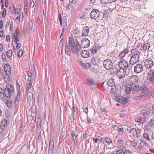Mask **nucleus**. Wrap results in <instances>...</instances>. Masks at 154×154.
<instances>
[{
  "instance_id": "f257e3e1",
  "label": "nucleus",
  "mask_w": 154,
  "mask_h": 154,
  "mask_svg": "<svg viewBox=\"0 0 154 154\" xmlns=\"http://www.w3.org/2000/svg\"><path fill=\"white\" fill-rule=\"evenodd\" d=\"M80 38L69 37L68 42H66L65 47V53L68 56H70L72 53L75 54L81 50L82 47L83 48H88L90 45V41L87 38H84L80 44L79 40Z\"/></svg>"
},
{
  "instance_id": "f03ea898",
  "label": "nucleus",
  "mask_w": 154,
  "mask_h": 154,
  "mask_svg": "<svg viewBox=\"0 0 154 154\" xmlns=\"http://www.w3.org/2000/svg\"><path fill=\"white\" fill-rule=\"evenodd\" d=\"M130 53L132 55L130 61L131 65H134L139 61L140 59V54L138 49L137 48H133L131 50Z\"/></svg>"
},
{
  "instance_id": "7ed1b4c3",
  "label": "nucleus",
  "mask_w": 154,
  "mask_h": 154,
  "mask_svg": "<svg viewBox=\"0 0 154 154\" xmlns=\"http://www.w3.org/2000/svg\"><path fill=\"white\" fill-rule=\"evenodd\" d=\"M5 90L4 91L2 88L0 87V97H1L3 103L6 105L7 107L10 108V98L8 99V100L6 101L4 100V97H5Z\"/></svg>"
},
{
  "instance_id": "20e7f679",
  "label": "nucleus",
  "mask_w": 154,
  "mask_h": 154,
  "mask_svg": "<svg viewBox=\"0 0 154 154\" xmlns=\"http://www.w3.org/2000/svg\"><path fill=\"white\" fill-rule=\"evenodd\" d=\"M8 83L6 84V88H4L5 97L4 100L5 101L8 100V99L10 98V84Z\"/></svg>"
},
{
  "instance_id": "39448f33",
  "label": "nucleus",
  "mask_w": 154,
  "mask_h": 154,
  "mask_svg": "<svg viewBox=\"0 0 154 154\" xmlns=\"http://www.w3.org/2000/svg\"><path fill=\"white\" fill-rule=\"evenodd\" d=\"M100 15V11L97 9H93L91 12L90 14V17L92 19L96 20Z\"/></svg>"
},
{
  "instance_id": "423d86ee",
  "label": "nucleus",
  "mask_w": 154,
  "mask_h": 154,
  "mask_svg": "<svg viewBox=\"0 0 154 154\" xmlns=\"http://www.w3.org/2000/svg\"><path fill=\"white\" fill-rule=\"evenodd\" d=\"M126 68H120L117 71V75L119 78H123L126 75Z\"/></svg>"
},
{
  "instance_id": "0eeeda50",
  "label": "nucleus",
  "mask_w": 154,
  "mask_h": 154,
  "mask_svg": "<svg viewBox=\"0 0 154 154\" xmlns=\"http://www.w3.org/2000/svg\"><path fill=\"white\" fill-rule=\"evenodd\" d=\"M54 138L51 137L49 144L48 154H53L54 144Z\"/></svg>"
},
{
  "instance_id": "6e6552de",
  "label": "nucleus",
  "mask_w": 154,
  "mask_h": 154,
  "mask_svg": "<svg viewBox=\"0 0 154 154\" xmlns=\"http://www.w3.org/2000/svg\"><path fill=\"white\" fill-rule=\"evenodd\" d=\"M154 127V119H152L144 127L145 130L148 131Z\"/></svg>"
},
{
  "instance_id": "1a4fd4ad",
  "label": "nucleus",
  "mask_w": 154,
  "mask_h": 154,
  "mask_svg": "<svg viewBox=\"0 0 154 154\" xmlns=\"http://www.w3.org/2000/svg\"><path fill=\"white\" fill-rule=\"evenodd\" d=\"M130 64L129 65L128 62L125 60L122 59L118 64L119 67H128V66L132 67L130 66Z\"/></svg>"
},
{
  "instance_id": "9d476101",
  "label": "nucleus",
  "mask_w": 154,
  "mask_h": 154,
  "mask_svg": "<svg viewBox=\"0 0 154 154\" xmlns=\"http://www.w3.org/2000/svg\"><path fill=\"white\" fill-rule=\"evenodd\" d=\"M103 63L104 67H112L113 65L112 61L109 59L105 60Z\"/></svg>"
},
{
  "instance_id": "9b49d317",
  "label": "nucleus",
  "mask_w": 154,
  "mask_h": 154,
  "mask_svg": "<svg viewBox=\"0 0 154 154\" xmlns=\"http://www.w3.org/2000/svg\"><path fill=\"white\" fill-rule=\"evenodd\" d=\"M144 64L145 67H152L154 64V62L151 59L149 58L145 60Z\"/></svg>"
},
{
  "instance_id": "f8f14e48",
  "label": "nucleus",
  "mask_w": 154,
  "mask_h": 154,
  "mask_svg": "<svg viewBox=\"0 0 154 154\" xmlns=\"http://www.w3.org/2000/svg\"><path fill=\"white\" fill-rule=\"evenodd\" d=\"M58 18L59 20V21L60 25L62 26H66V16H63L62 17H61V15L60 14H59Z\"/></svg>"
},
{
  "instance_id": "ddd939ff",
  "label": "nucleus",
  "mask_w": 154,
  "mask_h": 154,
  "mask_svg": "<svg viewBox=\"0 0 154 154\" xmlns=\"http://www.w3.org/2000/svg\"><path fill=\"white\" fill-rule=\"evenodd\" d=\"M147 79L151 82H154V71L151 70L147 74Z\"/></svg>"
},
{
  "instance_id": "4468645a",
  "label": "nucleus",
  "mask_w": 154,
  "mask_h": 154,
  "mask_svg": "<svg viewBox=\"0 0 154 154\" xmlns=\"http://www.w3.org/2000/svg\"><path fill=\"white\" fill-rule=\"evenodd\" d=\"M6 75L4 77V80L6 83L10 82V71L7 70V68H4Z\"/></svg>"
},
{
  "instance_id": "2eb2a0df",
  "label": "nucleus",
  "mask_w": 154,
  "mask_h": 154,
  "mask_svg": "<svg viewBox=\"0 0 154 154\" xmlns=\"http://www.w3.org/2000/svg\"><path fill=\"white\" fill-rule=\"evenodd\" d=\"M141 130L140 129H135V130L132 133V134L133 137L136 138H138L140 137L141 135Z\"/></svg>"
},
{
  "instance_id": "dca6fc26",
  "label": "nucleus",
  "mask_w": 154,
  "mask_h": 154,
  "mask_svg": "<svg viewBox=\"0 0 154 154\" xmlns=\"http://www.w3.org/2000/svg\"><path fill=\"white\" fill-rule=\"evenodd\" d=\"M8 124L7 120L6 119L3 120L1 123V129L2 130H5L7 128Z\"/></svg>"
},
{
  "instance_id": "f3484780",
  "label": "nucleus",
  "mask_w": 154,
  "mask_h": 154,
  "mask_svg": "<svg viewBox=\"0 0 154 154\" xmlns=\"http://www.w3.org/2000/svg\"><path fill=\"white\" fill-rule=\"evenodd\" d=\"M82 35L84 37L87 36L89 31V28L88 26H84L82 28Z\"/></svg>"
},
{
  "instance_id": "a211bd4d",
  "label": "nucleus",
  "mask_w": 154,
  "mask_h": 154,
  "mask_svg": "<svg viewBox=\"0 0 154 154\" xmlns=\"http://www.w3.org/2000/svg\"><path fill=\"white\" fill-rule=\"evenodd\" d=\"M142 48L141 50L142 51L145 52L146 51H149V49L150 48V44L149 43H144L141 46Z\"/></svg>"
},
{
  "instance_id": "6ab92c4d",
  "label": "nucleus",
  "mask_w": 154,
  "mask_h": 154,
  "mask_svg": "<svg viewBox=\"0 0 154 154\" xmlns=\"http://www.w3.org/2000/svg\"><path fill=\"white\" fill-rule=\"evenodd\" d=\"M119 149L116 151V154H124V152L125 150L126 147L125 146H120L118 147Z\"/></svg>"
},
{
  "instance_id": "aec40b11",
  "label": "nucleus",
  "mask_w": 154,
  "mask_h": 154,
  "mask_svg": "<svg viewBox=\"0 0 154 154\" xmlns=\"http://www.w3.org/2000/svg\"><path fill=\"white\" fill-rule=\"evenodd\" d=\"M138 79V78L137 76L133 75L130 77V80L132 85H134L137 82Z\"/></svg>"
},
{
  "instance_id": "412c9836",
  "label": "nucleus",
  "mask_w": 154,
  "mask_h": 154,
  "mask_svg": "<svg viewBox=\"0 0 154 154\" xmlns=\"http://www.w3.org/2000/svg\"><path fill=\"white\" fill-rule=\"evenodd\" d=\"M150 110H151L150 109L147 108L141 110L140 112L141 114H143L145 116H147L150 114Z\"/></svg>"
},
{
  "instance_id": "4be33fe9",
  "label": "nucleus",
  "mask_w": 154,
  "mask_h": 154,
  "mask_svg": "<svg viewBox=\"0 0 154 154\" xmlns=\"http://www.w3.org/2000/svg\"><path fill=\"white\" fill-rule=\"evenodd\" d=\"M81 56L84 58H87L90 56V53L87 50L82 51L81 53Z\"/></svg>"
},
{
  "instance_id": "5701e85b",
  "label": "nucleus",
  "mask_w": 154,
  "mask_h": 154,
  "mask_svg": "<svg viewBox=\"0 0 154 154\" xmlns=\"http://www.w3.org/2000/svg\"><path fill=\"white\" fill-rule=\"evenodd\" d=\"M149 95V94L147 92H142L140 97H139V99L145 100L148 98Z\"/></svg>"
},
{
  "instance_id": "b1692460",
  "label": "nucleus",
  "mask_w": 154,
  "mask_h": 154,
  "mask_svg": "<svg viewBox=\"0 0 154 154\" xmlns=\"http://www.w3.org/2000/svg\"><path fill=\"white\" fill-rule=\"evenodd\" d=\"M18 42H12V44L13 46V49L15 52H16V50H18L21 46V45Z\"/></svg>"
},
{
  "instance_id": "393cba45",
  "label": "nucleus",
  "mask_w": 154,
  "mask_h": 154,
  "mask_svg": "<svg viewBox=\"0 0 154 154\" xmlns=\"http://www.w3.org/2000/svg\"><path fill=\"white\" fill-rule=\"evenodd\" d=\"M129 51V50L127 48H126V49L123 50L119 54V58L120 59L123 58L126 55V54L128 53Z\"/></svg>"
},
{
  "instance_id": "a878e982",
  "label": "nucleus",
  "mask_w": 154,
  "mask_h": 154,
  "mask_svg": "<svg viewBox=\"0 0 154 154\" xmlns=\"http://www.w3.org/2000/svg\"><path fill=\"white\" fill-rule=\"evenodd\" d=\"M132 85V92L133 94H136L139 91V86L138 85Z\"/></svg>"
},
{
  "instance_id": "bb28decb",
  "label": "nucleus",
  "mask_w": 154,
  "mask_h": 154,
  "mask_svg": "<svg viewBox=\"0 0 154 154\" xmlns=\"http://www.w3.org/2000/svg\"><path fill=\"white\" fill-rule=\"evenodd\" d=\"M19 35L16 32L14 33L12 37V43H14V42H18L19 40L18 38V37Z\"/></svg>"
},
{
  "instance_id": "cd10ccee",
  "label": "nucleus",
  "mask_w": 154,
  "mask_h": 154,
  "mask_svg": "<svg viewBox=\"0 0 154 154\" xmlns=\"http://www.w3.org/2000/svg\"><path fill=\"white\" fill-rule=\"evenodd\" d=\"M93 140L95 143H97L98 142H102L103 141V138L99 136H95L93 138Z\"/></svg>"
},
{
  "instance_id": "c85d7f7f",
  "label": "nucleus",
  "mask_w": 154,
  "mask_h": 154,
  "mask_svg": "<svg viewBox=\"0 0 154 154\" xmlns=\"http://www.w3.org/2000/svg\"><path fill=\"white\" fill-rule=\"evenodd\" d=\"M86 81L88 85H92L95 84L94 80L93 78H88L87 79Z\"/></svg>"
},
{
  "instance_id": "c756f323",
  "label": "nucleus",
  "mask_w": 154,
  "mask_h": 154,
  "mask_svg": "<svg viewBox=\"0 0 154 154\" xmlns=\"http://www.w3.org/2000/svg\"><path fill=\"white\" fill-rule=\"evenodd\" d=\"M23 13L20 14L18 17L15 19L16 23H19L20 21H22L23 20Z\"/></svg>"
},
{
  "instance_id": "7c9ffc66",
  "label": "nucleus",
  "mask_w": 154,
  "mask_h": 154,
  "mask_svg": "<svg viewBox=\"0 0 154 154\" xmlns=\"http://www.w3.org/2000/svg\"><path fill=\"white\" fill-rule=\"evenodd\" d=\"M132 88V85H127L125 90V92L126 94H129L131 91Z\"/></svg>"
},
{
  "instance_id": "2f4dec72",
  "label": "nucleus",
  "mask_w": 154,
  "mask_h": 154,
  "mask_svg": "<svg viewBox=\"0 0 154 154\" xmlns=\"http://www.w3.org/2000/svg\"><path fill=\"white\" fill-rule=\"evenodd\" d=\"M118 99L117 100V102H119L122 104H125L127 102L126 99L124 97H121L120 98L118 97Z\"/></svg>"
},
{
  "instance_id": "473e14b6",
  "label": "nucleus",
  "mask_w": 154,
  "mask_h": 154,
  "mask_svg": "<svg viewBox=\"0 0 154 154\" xmlns=\"http://www.w3.org/2000/svg\"><path fill=\"white\" fill-rule=\"evenodd\" d=\"M99 49V47L96 46H93L90 49V51L92 54L96 53Z\"/></svg>"
},
{
  "instance_id": "72a5a7b5",
  "label": "nucleus",
  "mask_w": 154,
  "mask_h": 154,
  "mask_svg": "<svg viewBox=\"0 0 154 154\" xmlns=\"http://www.w3.org/2000/svg\"><path fill=\"white\" fill-rule=\"evenodd\" d=\"M71 133L74 143H75L77 138V135L76 133L73 131H71Z\"/></svg>"
},
{
  "instance_id": "f704fd0d",
  "label": "nucleus",
  "mask_w": 154,
  "mask_h": 154,
  "mask_svg": "<svg viewBox=\"0 0 154 154\" xmlns=\"http://www.w3.org/2000/svg\"><path fill=\"white\" fill-rule=\"evenodd\" d=\"M107 83L109 86L111 87L113 86L115 84L114 82V79L112 78L110 79L109 80Z\"/></svg>"
},
{
  "instance_id": "c9c22d12",
  "label": "nucleus",
  "mask_w": 154,
  "mask_h": 154,
  "mask_svg": "<svg viewBox=\"0 0 154 154\" xmlns=\"http://www.w3.org/2000/svg\"><path fill=\"white\" fill-rule=\"evenodd\" d=\"M27 97L28 100L31 101L33 98V94L31 91L27 92Z\"/></svg>"
},
{
  "instance_id": "e433bc0d",
  "label": "nucleus",
  "mask_w": 154,
  "mask_h": 154,
  "mask_svg": "<svg viewBox=\"0 0 154 154\" xmlns=\"http://www.w3.org/2000/svg\"><path fill=\"white\" fill-rule=\"evenodd\" d=\"M141 90L145 92H146L148 91V89L146 85L145 84H142L140 86Z\"/></svg>"
},
{
  "instance_id": "4c0bfd02",
  "label": "nucleus",
  "mask_w": 154,
  "mask_h": 154,
  "mask_svg": "<svg viewBox=\"0 0 154 154\" xmlns=\"http://www.w3.org/2000/svg\"><path fill=\"white\" fill-rule=\"evenodd\" d=\"M118 90V87L117 86H114L111 88L110 90V93L111 94H113L117 91Z\"/></svg>"
},
{
  "instance_id": "58836bf2",
  "label": "nucleus",
  "mask_w": 154,
  "mask_h": 154,
  "mask_svg": "<svg viewBox=\"0 0 154 154\" xmlns=\"http://www.w3.org/2000/svg\"><path fill=\"white\" fill-rule=\"evenodd\" d=\"M91 62L94 65L97 66L99 64L97 60H96L94 57H93L92 59Z\"/></svg>"
},
{
  "instance_id": "ea45409f",
  "label": "nucleus",
  "mask_w": 154,
  "mask_h": 154,
  "mask_svg": "<svg viewBox=\"0 0 154 154\" xmlns=\"http://www.w3.org/2000/svg\"><path fill=\"white\" fill-rule=\"evenodd\" d=\"M73 109L74 113L75 114H78V109L77 106L76 104H73Z\"/></svg>"
},
{
  "instance_id": "a19ab883",
  "label": "nucleus",
  "mask_w": 154,
  "mask_h": 154,
  "mask_svg": "<svg viewBox=\"0 0 154 154\" xmlns=\"http://www.w3.org/2000/svg\"><path fill=\"white\" fill-rule=\"evenodd\" d=\"M134 71L136 73H139L143 70V68H134Z\"/></svg>"
},
{
  "instance_id": "79ce46f5",
  "label": "nucleus",
  "mask_w": 154,
  "mask_h": 154,
  "mask_svg": "<svg viewBox=\"0 0 154 154\" xmlns=\"http://www.w3.org/2000/svg\"><path fill=\"white\" fill-rule=\"evenodd\" d=\"M101 3L104 5H106L110 2L111 0H100Z\"/></svg>"
},
{
  "instance_id": "37998d69",
  "label": "nucleus",
  "mask_w": 154,
  "mask_h": 154,
  "mask_svg": "<svg viewBox=\"0 0 154 154\" xmlns=\"http://www.w3.org/2000/svg\"><path fill=\"white\" fill-rule=\"evenodd\" d=\"M80 64L82 66H84V67H90V64L88 63H85V64L82 63V62H80Z\"/></svg>"
},
{
  "instance_id": "c03bdc74",
  "label": "nucleus",
  "mask_w": 154,
  "mask_h": 154,
  "mask_svg": "<svg viewBox=\"0 0 154 154\" xmlns=\"http://www.w3.org/2000/svg\"><path fill=\"white\" fill-rule=\"evenodd\" d=\"M20 92L18 91V92L17 96L15 100V103H16L17 101H18L20 99Z\"/></svg>"
},
{
  "instance_id": "a18cd8bd",
  "label": "nucleus",
  "mask_w": 154,
  "mask_h": 154,
  "mask_svg": "<svg viewBox=\"0 0 154 154\" xmlns=\"http://www.w3.org/2000/svg\"><path fill=\"white\" fill-rule=\"evenodd\" d=\"M143 137L147 141H150V137L147 134L144 133L143 135Z\"/></svg>"
},
{
  "instance_id": "49530a36",
  "label": "nucleus",
  "mask_w": 154,
  "mask_h": 154,
  "mask_svg": "<svg viewBox=\"0 0 154 154\" xmlns=\"http://www.w3.org/2000/svg\"><path fill=\"white\" fill-rule=\"evenodd\" d=\"M104 140L108 144H110L112 142V140L108 137L106 138Z\"/></svg>"
},
{
  "instance_id": "de8ad7c7",
  "label": "nucleus",
  "mask_w": 154,
  "mask_h": 154,
  "mask_svg": "<svg viewBox=\"0 0 154 154\" xmlns=\"http://www.w3.org/2000/svg\"><path fill=\"white\" fill-rule=\"evenodd\" d=\"M28 3V0H25L24 1V11L25 13L27 12V5Z\"/></svg>"
},
{
  "instance_id": "09e8293b",
  "label": "nucleus",
  "mask_w": 154,
  "mask_h": 154,
  "mask_svg": "<svg viewBox=\"0 0 154 154\" xmlns=\"http://www.w3.org/2000/svg\"><path fill=\"white\" fill-rule=\"evenodd\" d=\"M32 85V83L30 82L27 85L26 91L27 92H29L30 89L31 88Z\"/></svg>"
},
{
  "instance_id": "8fccbe9b",
  "label": "nucleus",
  "mask_w": 154,
  "mask_h": 154,
  "mask_svg": "<svg viewBox=\"0 0 154 154\" xmlns=\"http://www.w3.org/2000/svg\"><path fill=\"white\" fill-rule=\"evenodd\" d=\"M135 128H132L130 126L128 127L127 129V131L128 132H132L133 131H134V130H135Z\"/></svg>"
},
{
  "instance_id": "3c124183",
  "label": "nucleus",
  "mask_w": 154,
  "mask_h": 154,
  "mask_svg": "<svg viewBox=\"0 0 154 154\" xmlns=\"http://www.w3.org/2000/svg\"><path fill=\"white\" fill-rule=\"evenodd\" d=\"M21 7L20 5H18L16 6V11L17 14H18L20 11Z\"/></svg>"
},
{
  "instance_id": "603ef678",
  "label": "nucleus",
  "mask_w": 154,
  "mask_h": 154,
  "mask_svg": "<svg viewBox=\"0 0 154 154\" xmlns=\"http://www.w3.org/2000/svg\"><path fill=\"white\" fill-rule=\"evenodd\" d=\"M135 121L136 122H140L141 124L143 123V121L141 120V119L140 117H136L135 119Z\"/></svg>"
},
{
  "instance_id": "864d4df0",
  "label": "nucleus",
  "mask_w": 154,
  "mask_h": 154,
  "mask_svg": "<svg viewBox=\"0 0 154 154\" xmlns=\"http://www.w3.org/2000/svg\"><path fill=\"white\" fill-rule=\"evenodd\" d=\"M33 24L31 20H30L29 22V28L31 30L32 29Z\"/></svg>"
},
{
  "instance_id": "5fc2aeb1",
  "label": "nucleus",
  "mask_w": 154,
  "mask_h": 154,
  "mask_svg": "<svg viewBox=\"0 0 154 154\" xmlns=\"http://www.w3.org/2000/svg\"><path fill=\"white\" fill-rule=\"evenodd\" d=\"M5 115L7 119L9 120L10 118V112L9 111H6L5 112Z\"/></svg>"
},
{
  "instance_id": "6e6d98bb",
  "label": "nucleus",
  "mask_w": 154,
  "mask_h": 154,
  "mask_svg": "<svg viewBox=\"0 0 154 154\" xmlns=\"http://www.w3.org/2000/svg\"><path fill=\"white\" fill-rule=\"evenodd\" d=\"M35 5L34 2L33 0H30L29 2V6L33 8Z\"/></svg>"
},
{
  "instance_id": "4d7b16f0",
  "label": "nucleus",
  "mask_w": 154,
  "mask_h": 154,
  "mask_svg": "<svg viewBox=\"0 0 154 154\" xmlns=\"http://www.w3.org/2000/svg\"><path fill=\"white\" fill-rule=\"evenodd\" d=\"M23 50H20L18 52V57L20 58L21 57L23 56Z\"/></svg>"
},
{
  "instance_id": "13d9d810",
  "label": "nucleus",
  "mask_w": 154,
  "mask_h": 154,
  "mask_svg": "<svg viewBox=\"0 0 154 154\" xmlns=\"http://www.w3.org/2000/svg\"><path fill=\"white\" fill-rule=\"evenodd\" d=\"M124 154H132V152L129 150H127L126 148L124 152Z\"/></svg>"
},
{
  "instance_id": "bf43d9fd",
  "label": "nucleus",
  "mask_w": 154,
  "mask_h": 154,
  "mask_svg": "<svg viewBox=\"0 0 154 154\" xmlns=\"http://www.w3.org/2000/svg\"><path fill=\"white\" fill-rule=\"evenodd\" d=\"M86 131H84L83 132L82 138L84 139H85L87 138V136L86 135Z\"/></svg>"
},
{
  "instance_id": "052dcab7",
  "label": "nucleus",
  "mask_w": 154,
  "mask_h": 154,
  "mask_svg": "<svg viewBox=\"0 0 154 154\" xmlns=\"http://www.w3.org/2000/svg\"><path fill=\"white\" fill-rule=\"evenodd\" d=\"M103 17L106 18L108 16L109 13L108 12L104 11V13H103Z\"/></svg>"
},
{
  "instance_id": "680f3d73",
  "label": "nucleus",
  "mask_w": 154,
  "mask_h": 154,
  "mask_svg": "<svg viewBox=\"0 0 154 154\" xmlns=\"http://www.w3.org/2000/svg\"><path fill=\"white\" fill-rule=\"evenodd\" d=\"M6 10L5 9H4L3 10V12L2 14V17H4L5 16L6 13Z\"/></svg>"
},
{
  "instance_id": "e2e57ef3",
  "label": "nucleus",
  "mask_w": 154,
  "mask_h": 154,
  "mask_svg": "<svg viewBox=\"0 0 154 154\" xmlns=\"http://www.w3.org/2000/svg\"><path fill=\"white\" fill-rule=\"evenodd\" d=\"M77 2V0H69V3L75 4Z\"/></svg>"
},
{
  "instance_id": "0e129e2a",
  "label": "nucleus",
  "mask_w": 154,
  "mask_h": 154,
  "mask_svg": "<svg viewBox=\"0 0 154 154\" xmlns=\"http://www.w3.org/2000/svg\"><path fill=\"white\" fill-rule=\"evenodd\" d=\"M117 130L118 132H122L123 131V128L121 127H120L118 128Z\"/></svg>"
},
{
  "instance_id": "69168bd1",
  "label": "nucleus",
  "mask_w": 154,
  "mask_h": 154,
  "mask_svg": "<svg viewBox=\"0 0 154 154\" xmlns=\"http://www.w3.org/2000/svg\"><path fill=\"white\" fill-rule=\"evenodd\" d=\"M14 91V89L13 87L10 85V93H13Z\"/></svg>"
},
{
  "instance_id": "338daca9",
  "label": "nucleus",
  "mask_w": 154,
  "mask_h": 154,
  "mask_svg": "<svg viewBox=\"0 0 154 154\" xmlns=\"http://www.w3.org/2000/svg\"><path fill=\"white\" fill-rule=\"evenodd\" d=\"M66 9H68L69 11L70 10V9L69 8V7L72 8V6L71 5L70 3H69L66 6Z\"/></svg>"
},
{
  "instance_id": "774afa93",
  "label": "nucleus",
  "mask_w": 154,
  "mask_h": 154,
  "mask_svg": "<svg viewBox=\"0 0 154 154\" xmlns=\"http://www.w3.org/2000/svg\"><path fill=\"white\" fill-rule=\"evenodd\" d=\"M117 142L118 143L120 144H123V141L121 140H118L117 141Z\"/></svg>"
}]
</instances>
